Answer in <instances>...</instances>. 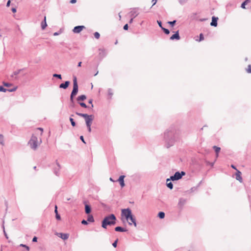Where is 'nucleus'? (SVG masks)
Here are the masks:
<instances>
[{
	"label": "nucleus",
	"mask_w": 251,
	"mask_h": 251,
	"mask_svg": "<svg viewBox=\"0 0 251 251\" xmlns=\"http://www.w3.org/2000/svg\"><path fill=\"white\" fill-rule=\"evenodd\" d=\"M55 217L58 220H60L61 219V217L59 214H55Z\"/></svg>",
	"instance_id": "obj_46"
},
{
	"label": "nucleus",
	"mask_w": 251,
	"mask_h": 251,
	"mask_svg": "<svg viewBox=\"0 0 251 251\" xmlns=\"http://www.w3.org/2000/svg\"><path fill=\"white\" fill-rule=\"evenodd\" d=\"M231 167L233 169H235V170H237V169H236V167H235L234 165H231Z\"/></svg>",
	"instance_id": "obj_61"
},
{
	"label": "nucleus",
	"mask_w": 251,
	"mask_h": 251,
	"mask_svg": "<svg viewBox=\"0 0 251 251\" xmlns=\"http://www.w3.org/2000/svg\"><path fill=\"white\" fill-rule=\"evenodd\" d=\"M47 26V24L46 22V17L45 16L44 20L41 22V28L43 30L45 29Z\"/></svg>",
	"instance_id": "obj_20"
},
{
	"label": "nucleus",
	"mask_w": 251,
	"mask_h": 251,
	"mask_svg": "<svg viewBox=\"0 0 251 251\" xmlns=\"http://www.w3.org/2000/svg\"><path fill=\"white\" fill-rule=\"evenodd\" d=\"M125 176H121L119 179H118V181L119 182L120 185L122 187H124L125 185V182H124V178Z\"/></svg>",
	"instance_id": "obj_16"
},
{
	"label": "nucleus",
	"mask_w": 251,
	"mask_h": 251,
	"mask_svg": "<svg viewBox=\"0 0 251 251\" xmlns=\"http://www.w3.org/2000/svg\"><path fill=\"white\" fill-rule=\"evenodd\" d=\"M185 175V173L183 171H181L180 173L179 172H176L173 176H171L170 178H167V182L170 180H178L181 178L182 177Z\"/></svg>",
	"instance_id": "obj_5"
},
{
	"label": "nucleus",
	"mask_w": 251,
	"mask_h": 251,
	"mask_svg": "<svg viewBox=\"0 0 251 251\" xmlns=\"http://www.w3.org/2000/svg\"><path fill=\"white\" fill-rule=\"evenodd\" d=\"M157 23L158 24V25L159 26V27H161V28L162 29V27H163L162 25V22H161V21L157 20Z\"/></svg>",
	"instance_id": "obj_43"
},
{
	"label": "nucleus",
	"mask_w": 251,
	"mask_h": 251,
	"mask_svg": "<svg viewBox=\"0 0 251 251\" xmlns=\"http://www.w3.org/2000/svg\"><path fill=\"white\" fill-rule=\"evenodd\" d=\"M179 39L180 36L179 35L178 31H176V33L170 37V40H173L175 39L179 40Z\"/></svg>",
	"instance_id": "obj_18"
},
{
	"label": "nucleus",
	"mask_w": 251,
	"mask_h": 251,
	"mask_svg": "<svg viewBox=\"0 0 251 251\" xmlns=\"http://www.w3.org/2000/svg\"><path fill=\"white\" fill-rule=\"evenodd\" d=\"M86 99V96L84 95H82L81 96H78L77 98V101L78 102H80V101L84 100Z\"/></svg>",
	"instance_id": "obj_22"
},
{
	"label": "nucleus",
	"mask_w": 251,
	"mask_h": 251,
	"mask_svg": "<svg viewBox=\"0 0 251 251\" xmlns=\"http://www.w3.org/2000/svg\"><path fill=\"white\" fill-rule=\"evenodd\" d=\"M78 84L76 76L73 77V89L71 94L75 96L78 92Z\"/></svg>",
	"instance_id": "obj_7"
},
{
	"label": "nucleus",
	"mask_w": 251,
	"mask_h": 251,
	"mask_svg": "<svg viewBox=\"0 0 251 251\" xmlns=\"http://www.w3.org/2000/svg\"><path fill=\"white\" fill-rule=\"evenodd\" d=\"M69 120H70V121L71 122L72 126H75L76 125V124H75V122L74 121V119L72 117H70Z\"/></svg>",
	"instance_id": "obj_31"
},
{
	"label": "nucleus",
	"mask_w": 251,
	"mask_h": 251,
	"mask_svg": "<svg viewBox=\"0 0 251 251\" xmlns=\"http://www.w3.org/2000/svg\"><path fill=\"white\" fill-rule=\"evenodd\" d=\"M196 189V188H195V187H192L191 189V190L192 192L194 191Z\"/></svg>",
	"instance_id": "obj_62"
},
{
	"label": "nucleus",
	"mask_w": 251,
	"mask_h": 251,
	"mask_svg": "<svg viewBox=\"0 0 251 251\" xmlns=\"http://www.w3.org/2000/svg\"><path fill=\"white\" fill-rule=\"evenodd\" d=\"M11 10H12V12H13V13H15L17 11L16 8H14V7L12 8L11 9Z\"/></svg>",
	"instance_id": "obj_53"
},
{
	"label": "nucleus",
	"mask_w": 251,
	"mask_h": 251,
	"mask_svg": "<svg viewBox=\"0 0 251 251\" xmlns=\"http://www.w3.org/2000/svg\"><path fill=\"white\" fill-rule=\"evenodd\" d=\"M0 144L1 145H4V136L2 134H0Z\"/></svg>",
	"instance_id": "obj_25"
},
{
	"label": "nucleus",
	"mask_w": 251,
	"mask_h": 251,
	"mask_svg": "<svg viewBox=\"0 0 251 251\" xmlns=\"http://www.w3.org/2000/svg\"><path fill=\"white\" fill-rule=\"evenodd\" d=\"M162 29L166 34H169L170 33V31L168 29L165 28L164 27H162Z\"/></svg>",
	"instance_id": "obj_32"
},
{
	"label": "nucleus",
	"mask_w": 251,
	"mask_h": 251,
	"mask_svg": "<svg viewBox=\"0 0 251 251\" xmlns=\"http://www.w3.org/2000/svg\"><path fill=\"white\" fill-rule=\"evenodd\" d=\"M37 241V237L36 236H34L32 239V242H36Z\"/></svg>",
	"instance_id": "obj_50"
},
{
	"label": "nucleus",
	"mask_w": 251,
	"mask_h": 251,
	"mask_svg": "<svg viewBox=\"0 0 251 251\" xmlns=\"http://www.w3.org/2000/svg\"><path fill=\"white\" fill-rule=\"evenodd\" d=\"M247 72L248 73H251V65H248V69H247Z\"/></svg>",
	"instance_id": "obj_42"
},
{
	"label": "nucleus",
	"mask_w": 251,
	"mask_h": 251,
	"mask_svg": "<svg viewBox=\"0 0 251 251\" xmlns=\"http://www.w3.org/2000/svg\"><path fill=\"white\" fill-rule=\"evenodd\" d=\"M3 232H4V235H5V237H6L7 239H8L7 235V234L6 233V232H5V230H3Z\"/></svg>",
	"instance_id": "obj_60"
},
{
	"label": "nucleus",
	"mask_w": 251,
	"mask_h": 251,
	"mask_svg": "<svg viewBox=\"0 0 251 251\" xmlns=\"http://www.w3.org/2000/svg\"><path fill=\"white\" fill-rule=\"evenodd\" d=\"M53 76L54 77H57L59 79H61L62 78V77H61V75H60V74H54L53 75Z\"/></svg>",
	"instance_id": "obj_36"
},
{
	"label": "nucleus",
	"mask_w": 251,
	"mask_h": 251,
	"mask_svg": "<svg viewBox=\"0 0 251 251\" xmlns=\"http://www.w3.org/2000/svg\"><path fill=\"white\" fill-rule=\"evenodd\" d=\"M3 84L4 86H6V87H9L12 85V84L7 83V82H3Z\"/></svg>",
	"instance_id": "obj_39"
},
{
	"label": "nucleus",
	"mask_w": 251,
	"mask_h": 251,
	"mask_svg": "<svg viewBox=\"0 0 251 251\" xmlns=\"http://www.w3.org/2000/svg\"><path fill=\"white\" fill-rule=\"evenodd\" d=\"M91 125H89V126H86L87 127V129H88V130L89 132H91Z\"/></svg>",
	"instance_id": "obj_49"
},
{
	"label": "nucleus",
	"mask_w": 251,
	"mask_h": 251,
	"mask_svg": "<svg viewBox=\"0 0 251 251\" xmlns=\"http://www.w3.org/2000/svg\"><path fill=\"white\" fill-rule=\"evenodd\" d=\"M81 224H83V225H88V221H86L85 220H83L81 221Z\"/></svg>",
	"instance_id": "obj_44"
},
{
	"label": "nucleus",
	"mask_w": 251,
	"mask_h": 251,
	"mask_svg": "<svg viewBox=\"0 0 251 251\" xmlns=\"http://www.w3.org/2000/svg\"><path fill=\"white\" fill-rule=\"evenodd\" d=\"M250 1V0H246L245 1H244L242 3L241 7L242 8H243V9H245V8H246L245 5H246L248 3H249Z\"/></svg>",
	"instance_id": "obj_26"
},
{
	"label": "nucleus",
	"mask_w": 251,
	"mask_h": 251,
	"mask_svg": "<svg viewBox=\"0 0 251 251\" xmlns=\"http://www.w3.org/2000/svg\"><path fill=\"white\" fill-rule=\"evenodd\" d=\"M92 102H93V100L92 99H90L89 100V101H88V103L91 104H93Z\"/></svg>",
	"instance_id": "obj_57"
},
{
	"label": "nucleus",
	"mask_w": 251,
	"mask_h": 251,
	"mask_svg": "<svg viewBox=\"0 0 251 251\" xmlns=\"http://www.w3.org/2000/svg\"><path fill=\"white\" fill-rule=\"evenodd\" d=\"M17 87H15L14 88L11 89H7V91H9L10 92H14L16 90Z\"/></svg>",
	"instance_id": "obj_41"
},
{
	"label": "nucleus",
	"mask_w": 251,
	"mask_h": 251,
	"mask_svg": "<svg viewBox=\"0 0 251 251\" xmlns=\"http://www.w3.org/2000/svg\"><path fill=\"white\" fill-rule=\"evenodd\" d=\"M236 179L239 181L240 182H242V177L241 176V172L238 170H237V172L236 173Z\"/></svg>",
	"instance_id": "obj_17"
},
{
	"label": "nucleus",
	"mask_w": 251,
	"mask_h": 251,
	"mask_svg": "<svg viewBox=\"0 0 251 251\" xmlns=\"http://www.w3.org/2000/svg\"><path fill=\"white\" fill-rule=\"evenodd\" d=\"M89 222H94V219L92 215H88L87 217V220Z\"/></svg>",
	"instance_id": "obj_24"
},
{
	"label": "nucleus",
	"mask_w": 251,
	"mask_h": 251,
	"mask_svg": "<svg viewBox=\"0 0 251 251\" xmlns=\"http://www.w3.org/2000/svg\"><path fill=\"white\" fill-rule=\"evenodd\" d=\"M75 114L80 117L85 119L86 126L92 125V122L94 120V116L93 115H88L87 114L81 113L77 112Z\"/></svg>",
	"instance_id": "obj_3"
},
{
	"label": "nucleus",
	"mask_w": 251,
	"mask_h": 251,
	"mask_svg": "<svg viewBox=\"0 0 251 251\" xmlns=\"http://www.w3.org/2000/svg\"><path fill=\"white\" fill-rule=\"evenodd\" d=\"M86 201H84V203L85 204V212L87 214H89L91 212V207L90 205L86 203Z\"/></svg>",
	"instance_id": "obj_14"
},
{
	"label": "nucleus",
	"mask_w": 251,
	"mask_h": 251,
	"mask_svg": "<svg viewBox=\"0 0 251 251\" xmlns=\"http://www.w3.org/2000/svg\"><path fill=\"white\" fill-rule=\"evenodd\" d=\"M213 148L214 149L216 153L219 154V152H220V151L221 150V148L220 147H218L216 146H213Z\"/></svg>",
	"instance_id": "obj_28"
},
{
	"label": "nucleus",
	"mask_w": 251,
	"mask_h": 251,
	"mask_svg": "<svg viewBox=\"0 0 251 251\" xmlns=\"http://www.w3.org/2000/svg\"><path fill=\"white\" fill-rule=\"evenodd\" d=\"M75 96V95H72V94H71V96H70V101L72 102H74V97Z\"/></svg>",
	"instance_id": "obj_45"
},
{
	"label": "nucleus",
	"mask_w": 251,
	"mask_h": 251,
	"mask_svg": "<svg viewBox=\"0 0 251 251\" xmlns=\"http://www.w3.org/2000/svg\"><path fill=\"white\" fill-rule=\"evenodd\" d=\"M70 83V82L69 81H66L64 83H61L59 85V88L64 89H67Z\"/></svg>",
	"instance_id": "obj_15"
},
{
	"label": "nucleus",
	"mask_w": 251,
	"mask_h": 251,
	"mask_svg": "<svg viewBox=\"0 0 251 251\" xmlns=\"http://www.w3.org/2000/svg\"><path fill=\"white\" fill-rule=\"evenodd\" d=\"M157 2V0H152V2L153 3L152 6H153L154 5L156 4Z\"/></svg>",
	"instance_id": "obj_54"
},
{
	"label": "nucleus",
	"mask_w": 251,
	"mask_h": 251,
	"mask_svg": "<svg viewBox=\"0 0 251 251\" xmlns=\"http://www.w3.org/2000/svg\"><path fill=\"white\" fill-rule=\"evenodd\" d=\"M60 168H61V167H60V164L56 160L55 162V166H54L53 168V173L56 176H58L60 175Z\"/></svg>",
	"instance_id": "obj_8"
},
{
	"label": "nucleus",
	"mask_w": 251,
	"mask_h": 251,
	"mask_svg": "<svg viewBox=\"0 0 251 251\" xmlns=\"http://www.w3.org/2000/svg\"><path fill=\"white\" fill-rule=\"evenodd\" d=\"M179 135V130L175 126H171L167 129L164 134V140L166 147L169 148L172 146L176 139H178Z\"/></svg>",
	"instance_id": "obj_1"
},
{
	"label": "nucleus",
	"mask_w": 251,
	"mask_h": 251,
	"mask_svg": "<svg viewBox=\"0 0 251 251\" xmlns=\"http://www.w3.org/2000/svg\"><path fill=\"white\" fill-rule=\"evenodd\" d=\"M130 16L134 18H135L139 14V13L138 12V9L136 8H134L132 10H131L130 11Z\"/></svg>",
	"instance_id": "obj_13"
},
{
	"label": "nucleus",
	"mask_w": 251,
	"mask_h": 251,
	"mask_svg": "<svg viewBox=\"0 0 251 251\" xmlns=\"http://www.w3.org/2000/svg\"><path fill=\"white\" fill-rule=\"evenodd\" d=\"M70 2L72 3H75L76 2V0H71Z\"/></svg>",
	"instance_id": "obj_58"
},
{
	"label": "nucleus",
	"mask_w": 251,
	"mask_h": 251,
	"mask_svg": "<svg viewBox=\"0 0 251 251\" xmlns=\"http://www.w3.org/2000/svg\"><path fill=\"white\" fill-rule=\"evenodd\" d=\"M80 139L82 141V142H83L84 143H86L85 141H84V138H83V136H80Z\"/></svg>",
	"instance_id": "obj_51"
},
{
	"label": "nucleus",
	"mask_w": 251,
	"mask_h": 251,
	"mask_svg": "<svg viewBox=\"0 0 251 251\" xmlns=\"http://www.w3.org/2000/svg\"><path fill=\"white\" fill-rule=\"evenodd\" d=\"M133 19H134V18L131 17V19L130 20V21L129 22V24H131L133 22Z\"/></svg>",
	"instance_id": "obj_59"
},
{
	"label": "nucleus",
	"mask_w": 251,
	"mask_h": 251,
	"mask_svg": "<svg viewBox=\"0 0 251 251\" xmlns=\"http://www.w3.org/2000/svg\"><path fill=\"white\" fill-rule=\"evenodd\" d=\"M41 143V140L38 142L37 137L35 136L32 135L28 142V144L30 145V147L32 149L36 150Z\"/></svg>",
	"instance_id": "obj_4"
},
{
	"label": "nucleus",
	"mask_w": 251,
	"mask_h": 251,
	"mask_svg": "<svg viewBox=\"0 0 251 251\" xmlns=\"http://www.w3.org/2000/svg\"><path fill=\"white\" fill-rule=\"evenodd\" d=\"M128 223L129 225H132V224H133L134 226L136 227L137 226L136 219L133 215H131L130 217V218H129V221H128Z\"/></svg>",
	"instance_id": "obj_10"
},
{
	"label": "nucleus",
	"mask_w": 251,
	"mask_h": 251,
	"mask_svg": "<svg viewBox=\"0 0 251 251\" xmlns=\"http://www.w3.org/2000/svg\"><path fill=\"white\" fill-rule=\"evenodd\" d=\"M10 3H11V1H10V0H9L7 2V3H6V6L7 7H9L10 5Z\"/></svg>",
	"instance_id": "obj_52"
},
{
	"label": "nucleus",
	"mask_w": 251,
	"mask_h": 251,
	"mask_svg": "<svg viewBox=\"0 0 251 251\" xmlns=\"http://www.w3.org/2000/svg\"><path fill=\"white\" fill-rule=\"evenodd\" d=\"M85 28V27L84 25H77L74 28L73 31L74 33H78L80 32L81 31Z\"/></svg>",
	"instance_id": "obj_9"
},
{
	"label": "nucleus",
	"mask_w": 251,
	"mask_h": 251,
	"mask_svg": "<svg viewBox=\"0 0 251 251\" xmlns=\"http://www.w3.org/2000/svg\"><path fill=\"white\" fill-rule=\"evenodd\" d=\"M128 25H127V24H126V25L124 26V27H123L124 29V30H127V29H128Z\"/></svg>",
	"instance_id": "obj_48"
},
{
	"label": "nucleus",
	"mask_w": 251,
	"mask_h": 251,
	"mask_svg": "<svg viewBox=\"0 0 251 251\" xmlns=\"http://www.w3.org/2000/svg\"><path fill=\"white\" fill-rule=\"evenodd\" d=\"M78 103L79 104V105H80L81 107H83V108H87V107H88L87 106V105H86L85 103H84V102H78Z\"/></svg>",
	"instance_id": "obj_33"
},
{
	"label": "nucleus",
	"mask_w": 251,
	"mask_h": 251,
	"mask_svg": "<svg viewBox=\"0 0 251 251\" xmlns=\"http://www.w3.org/2000/svg\"><path fill=\"white\" fill-rule=\"evenodd\" d=\"M113 93L112 89L109 88L108 89V95L109 97V98L111 99L112 96H113Z\"/></svg>",
	"instance_id": "obj_29"
},
{
	"label": "nucleus",
	"mask_w": 251,
	"mask_h": 251,
	"mask_svg": "<svg viewBox=\"0 0 251 251\" xmlns=\"http://www.w3.org/2000/svg\"><path fill=\"white\" fill-rule=\"evenodd\" d=\"M186 200L183 198H180L179 200L178 205L180 207H182L186 203Z\"/></svg>",
	"instance_id": "obj_19"
},
{
	"label": "nucleus",
	"mask_w": 251,
	"mask_h": 251,
	"mask_svg": "<svg viewBox=\"0 0 251 251\" xmlns=\"http://www.w3.org/2000/svg\"><path fill=\"white\" fill-rule=\"evenodd\" d=\"M21 71H22V70L20 69L14 72L13 74L11 75V77H13L14 75H18Z\"/></svg>",
	"instance_id": "obj_30"
},
{
	"label": "nucleus",
	"mask_w": 251,
	"mask_h": 251,
	"mask_svg": "<svg viewBox=\"0 0 251 251\" xmlns=\"http://www.w3.org/2000/svg\"><path fill=\"white\" fill-rule=\"evenodd\" d=\"M115 230L116 231H118V232H126L127 230L125 228L121 227V226H117L115 228Z\"/></svg>",
	"instance_id": "obj_21"
},
{
	"label": "nucleus",
	"mask_w": 251,
	"mask_h": 251,
	"mask_svg": "<svg viewBox=\"0 0 251 251\" xmlns=\"http://www.w3.org/2000/svg\"><path fill=\"white\" fill-rule=\"evenodd\" d=\"M166 185L170 189H172L173 188V184L170 181L167 182V179L166 180Z\"/></svg>",
	"instance_id": "obj_23"
},
{
	"label": "nucleus",
	"mask_w": 251,
	"mask_h": 251,
	"mask_svg": "<svg viewBox=\"0 0 251 251\" xmlns=\"http://www.w3.org/2000/svg\"><path fill=\"white\" fill-rule=\"evenodd\" d=\"M116 217L113 214H111L103 219L101 222V226L106 229L107 226H112L116 224Z\"/></svg>",
	"instance_id": "obj_2"
},
{
	"label": "nucleus",
	"mask_w": 251,
	"mask_h": 251,
	"mask_svg": "<svg viewBox=\"0 0 251 251\" xmlns=\"http://www.w3.org/2000/svg\"><path fill=\"white\" fill-rule=\"evenodd\" d=\"M118 239H116L114 243H113L112 244V246L114 247V248H116L117 246V243H118Z\"/></svg>",
	"instance_id": "obj_40"
},
{
	"label": "nucleus",
	"mask_w": 251,
	"mask_h": 251,
	"mask_svg": "<svg viewBox=\"0 0 251 251\" xmlns=\"http://www.w3.org/2000/svg\"><path fill=\"white\" fill-rule=\"evenodd\" d=\"M56 235L63 240H67L69 236L67 233H56Z\"/></svg>",
	"instance_id": "obj_11"
},
{
	"label": "nucleus",
	"mask_w": 251,
	"mask_h": 251,
	"mask_svg": "<svg viewBox=\"0 0 251 251\" xmlns=\"http://www.w3.org/2000/svg\"><path fill=\"white\" fill-rule=\"evenodd\" d=\"M204 39L203 35L202 33L200 35V41L203 40Z\"/></svg>",
	"instance_id": "obj_47"
},
{
	"label": "nucleus",
	"mask_w": 251,
	"mask_h": 251,
	"mask_svg": "<svg viewBox=\"0 0 251 251\" xmlns=\"http://www.w3.org/2000/svg\"><path fill=\"white\" fill-rule=\"evenodd\" d=\"M158 216L160 219H163L165 217V213L163 212H159Z\"/></svg>",
	"instance_id": "obj_27"
},
{
	"label": "nucleus",
	"mask_w": 251,
	"mask_h": 251,
	"mask_svg": "<svg viewBox=\"0 0 251 251\" xmlns=\"http://www.w3.org/2000/svg\"><path fill=\"white\" fill-rule=\"evenodd\" d=\"M218 20V17H216L215 16H213L212 17V22L210 23V25L213 26H217V21Z\"/></svg>",
	"instance_id": "obj_12"
},
{
	"label": "nucleus",
	"mask_w": 251,
	"mask_h": 251,
	"mask_svg": "<svg viewBox=\"0 0 251 251\" xmlns=\"http://www.w3.org/2000/svg\"><path fill=\"white\" fill-rule=\"evenodd\" d=\"M7 90V89L4 88L1 86H0V92H6Z\"/></svg>",
	"instance_id": "obj_38"
},
{
	"label": "nucleus",
	"mask_w": 251,
	"mask_h": 251,
	"mask_svg": "<svg viewBox=\"0 0 251 251\" xmlns=\"http://www.w3.org/2000/svg\"><path fill=\"white\" fill-rule=\"evenodd\" d=\"M20 246L25 248L26 249V250H27V251L29 250V247L28 246H26V245L21 244L20 245Z\"/></svg>",
	"instance_id": "obj_37"
},
{
	"label": "nucleus",
	"mask_w": 251,
	"mask_h": 251,
	"mask_svg": "<svg viewBox=\"0 0 251 251\" xmlns=\"http://www.w3.org/2000/svg\"><path fill=\"white\" fill-rule=\"evenodd\" d=\"M81 63H81V62H78V65H77V66H78V67H80V66H81Z\"/></svg>",
	"instance_id": "obj_63"
},
{
	"label": "nucleus",
	"mask_w": 251,
	"mask_h": 251,
	"mask_svg": "<svg viewBox=\"0 0 251 251\" xmlns=\"http://www.w3.org/2000/svg\"><path fill=\"white\" fill-rule=\"evenodd\" d=\"M121 215L122 216H124L126 219L128 221L129 218L132 215L131 210L129 208L123 209L122 210Z\"/></svg>",
	"instance_id": "obj_6"
},
{
	"label": "nucleus",
	"mask_w": 251,
	"mask_h": 251,
	"mask_svg": "<svg viewBox=\"0 0 251 251\" xmlns=\"http://www.w3.org/2000/svg\"><path fill=\"white\" fill-rule=\"evenodd\" d=\"M59 34H60V33H59V32H54V33H53V35H54V36H57V35H58Z\"/></svg>",
	"instance_id": "obj_56"
},
{
	"label": "nucleus",
	"mask_w": 251,
	"mask_h": 251,
	"mask_svg": "<svg viewBox=\"0 0 251 251\" xmlns=\"http://www.w3.org/2000/svg\"><path fill=\"white\" fill-rule=\"evenodd\" d=\"M176 20H174L173 21H169L168 23L171 25V26H174L175 24L176 23Z\"/></svg>",
	"instance_id": "obj_34"
},
{
	"label": "nucleus",
	"mask_w": 251,
	"mask_h": 251,
	"mask_svg": "<svg viewBox=\"0 0 251 251\" xmlns=\"http://www.w3.org/2000/svg\"><path fill=\"white\" fill-rule=\"evenodd\" d=\"M57 206L55 205V210H54L55 214H58V212H57Z\"/></svg>",
	"instance_id": "obj_55"
},
{
	"label": "nucleus",
	"mask_w": 251,
	"mask_h": 251,
	"mask_svg": "<svg viewBox=\"0 0 251 251\" xmlns=\"http://www.w3.org/2000/svg\"><path fill=\"white\" fill-rule=\"evenodd\" d=\"M94 36L96 39H98L100 38V34L99 32H96L94 33Z\"/></svg>",
	"instance_id": "obj_35"
},
{
	"label": "nucleus",
	"mask_w": 251,
	"mask_h": 251,
	"mask_svg": "<svg viewBox=\"0 0 251 251\" xmlns=\"http://www.w3.org/2000/svg\"><path fill=\"white\" fill-rule=\"evenodd\" d=\"M94 107V105L93 104H91V106H90V107H89V108L91 109H92Z\"/></svg>",
	"instance_id": "obj_64"
}]
</instances>
